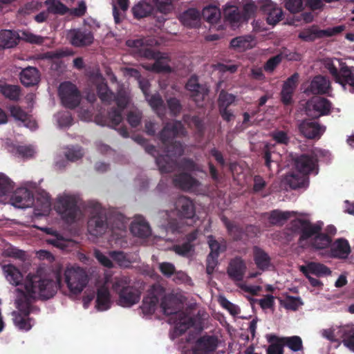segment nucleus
<instances>
[{
	"label": "nucleus",
	"mask_w": 354,
	"mask_h": 354,
	"mask_svg": "<svg viewBox=\"0 0 354 354\" xmlns=\"http://www.w3.org/2000/svg\"><path fill=\"white\" fill-rule=\"evenodd\" d=\"M55 279L42 275L39 271L36 274H28L24 281L25 290L17 288V308L19 312H13L15 325L22 330L28 331L32 328L29 315L37 313L39 308L33 305L37 299L47 300L52 298L61 286V276L55 275Z\"/></svg>",
	"instance_id": "obj_1"
},
{
	"label": "nucleus",
	"mask_w": 354,
	"mask_h": 354,
	"mask_svg": "<svg viewBox=\"0 0 354 354\" xmlns=\"http://www.w3.org/2000/svg\"><path fill=\"white\" fill-rule=\"evenodd\" d=\"M185 132L180 121L174 120L165 124L159 133V139L162 144L165 156L156 159V164L161 173H171L176 168L187 171H201L198 165L191 158H183L178 162L174 158L181 156L184 153V147L180 141L174 140Z\"/></svg>",
	"instance_id": "obj_2"
},
{
	"label": "nucleus",
	"mask_w": 354,
	"mask_h": 354,
	"mask_svg": "<svg viewBox=\"0 0 354 354\" xmlns=\"http://www.w3.org/2000/svg\"><path fill=\"white\" fill-rule=\"evenodd\" d=\"M131 279L127 276L115 277L112 280V290L118 295L117 303L122 307H131L139 302L141 292L131 286Z\"/></svg>",
	"instance_id": "obj_3"
},
{
	"label": "nucleus",
	"mask_w": 354,
	"mask_h": 354,
	"mask_svg": "<svg viewBox=\"0 0 354 354\" xmlns=\"http://www.w3.org/2000/svg\"><path fill=\"white\" fill-rule=\"evenodd\" d=\"M127 44L135 48V52L140 57H145L148 59H154L153 64L147 67V69L157 73H170L172 71L171 67L164 62L165 57L159 51H156L145 45L144 39H139L135 40H129Z\"/></svg>",
	"instance_id": "obj_4"
},
{
	"label": "nucleus",
	"mask_w": 354,
	"mask_h": 354,
	"mask_svg": "<svg viewBox=\"0 0 354 354\" xmlns=\"http://www.w3.org/2000/svg\"><path fill=\"white\" fill-rule=\"evenodd\" d=\"M151 292L145 297L142 300L141 309L145 315H152L155 313L159 301L158 297L162 296L160 301V307L163 313L167 315L176 314V310L171 307V298L165 295V288L159 284L151 286Z\"/></svg>",
	"instance_id": "obj_5"
},
{
	"label": "nucleus",
	"mask_w": 354,
	"mask_h": 354,
	"mask_svg": "<svg viewBox=\"0 0 354 354\" xmlns=\"http://www.w3.org/2000/svg\"><path fill=\"white\" fill-rule=\"evenodd\" d=\"M80 201V198L77 195L64 194L57 196L54 209L63 221L72 223L81 212Z\"/></svg>",
	"instance_id": "obj_6"
},
{
	"label": "nucleus",
	"mask_w": 354,
	"mask_h": 354,
	"mask_svg": "<svg viewBox=\"0 0 354 354\" xmlns=\"http://www.w3.org/2000/svg\"><path fill=\"white\" fill-rule=\"evenodd\" d=\"M88 207L92 209L91 216L88 221V231L92 236H100L109 228V222L105 210L98 203H91Z\"/></svg>",
	"instance_id": "obj_7"
},
{
	"label": "nucleus",
	"mask_w": 354,
	"mask_h": 354,
	"mask_svg": "<svg viewBox=\"0 0 354 354\" xmlns=\"http://www.w3.org/2000/svg\"><path fill=\"white\" fill-rule=\"evenodd\" d=\"M19 40L35 44H41L44 42V38L34 35L28 31H21L20 34L10 30L0 31V46L3 48H10L16 46Z\"/></svg>",
	"instance_id": "obj_8"
},
{
	"label": "nucleus",
	"mask_w": 354,
	"mask_h": 354,
	"mask_svg": "<svg viewBox=\"0 0 354 354\" xmlns=\"http://www.w3.org/2000/svg\"><path fill=\"white\" fill-rule=\"evenodd\" d=\"M64 277L69 291L75 295L82 292L88 281L86 272L80 267L67 268Z\"/></svg>",
	"instance_id": "obj_9"
},
{
	"label": "nucleus",
	"mask_w": 354,
	"mask_h": 354,
	"mask_svg": "<svg viewBox=\"0 0 354 354\" xmlns=\"http://www.w3.org/2000/svg\"><path fill=\"white\" fill-rule=\"evenodd\" d=\"M113 101L115 102L118 109L111 108L108 112L107 118L104 121L100 122L99 117H96V121L98 124L102 126L107 125L110 127L115 128L122 121V111L128 104V97L124 93L119 92L117 95L114 93Z\"/></svg>",
	"instance_id": "obj_10"
},
{
	"label": "nucleus",
	"mask_w": 354,
	"mask_h": 354,
	"mask_svg": "<svg viewBox=\"0 0 354 354\" xmlns=\"http://www.w3.org/2000/svg\"><path fill=\"white\" fill-rule=\"evenodd\" d=\"M322 222L312 223L310 221L302 218L295 219L291 223L292 230L300 234L298 240L299 244L315 237L317 234L322 231Z\"/></svg>",
	"instance_id": "obj_11"
},
{
	"label": "nucleus",
	"mask_w": 354,
	"mask_h": 354,
	"mask_svg": "<svg viewBox=\"0 0 354 354\" xmlns=\"http://www.w3.org/2000/svg\"><path fill=\"white\" fill-rule=\"evenodd\" d=\"M333 109L332 102L321 96L313 97L308 100L306 104V114L313 120L319 119L322 116L328 115Z\"/></svg>",
	"instance_id": "obj_12"
},
{
	"label": "nucleus",
	"mask_w": 354,
	"mask_h": 354,
	"mask_svg": "<svg viewBox=\"0 0 354 354\" xmlns=\"http://www.w3.org/2000/svg\"><path fill=\"white\" fill-rule=\"evenodd\" d=\"M59 96L63 105L71 109L76 108L80 103V93L77 86L70 82L60 84Z\"/></svg>",
	"instance_id": "obj_13"
},
{
	"label": "nucleus",
	"mask_w": 354,
	"mask_h": 354,
	"mask_svg": "<svg viewBox=\"0 0 354 354\" xmlns=\"http://www.w3.org/2000/svg\"><path fill=\"white\" fill-rule=\"evenodd\" d=\"M299 133L308 140H319L326 130V126L311 119L303 120L298 126Z\"/></svg>",
	"instance_id": "obj_14"
},
{
	"label": "nucleus",
	"mask_w": 354,
	"mask_h": 354,
	"mask_svg": "<svg viewBox=\"0 0 354 354\" xmlns=\"http://www.w3.org/2000/svg\"><path fill=\"white\" fill-rule=\"evenodd\" d=\"M331 92L332 86L329 78L322 75L313 77L304 91V93L307 95L312 94L315 95H326L330 96V93Z\"/></svg>",
	"instance_id": "obj_15"
},
{
	"label": "nucleus",
	"mask_w": 354,
	"mask_h": 354,
	"mask_svg": "<svg viewBox=\"0 0 354 354\" xmlns=\"http://www.w3.org/2000/svg\"><path fill=\"white\" fill-rule=\"evenodd\" d=\"M297 170L304 175H308L317 170L318 158L314 152L304 153L294 159Z\"/></svg>",
	"instance_id": "obj_16"
},
{
	"label": "nucleus",
	"mask_w": 354,
	"mask_h": 354,
	"mask_svg": "<svg viewBox=\"0 0 354 354\" xmlns=\"http://www.w3.org/2000/svg\"><path fill=\"white\" fill-rule=\"evenodd\" d=\"M259 10L266 15V21L269 25L274 26L283 18V10L270 0L259 1Z\"/></svg>",
	"instance_id": "obj_17"
},
{
	"label": "nucleus",
	"mask_w": 354,
	"mask_h": 354,
	"mask_svg": "<svg viewBox=\"0 0 354 354\" xmlns=\"http://www.w3.org/2000/svg\"><path fill=\"white\" fill-rule=\"evenodd\" d=\"M218 339L214 335H203L195 342L192 351L194 354H212L217 348Z\"/></svg>",
	"instance_id": "obj_18"
},
{
	"label": "nucleus",
	"mask_w": 354,
	"mask_h": 354,
	"mask_svg": "<svg viewBox=\"0 0 354 354\" xmlns=\"http://www.w3.org/2000/svg\"><path fill=\"white\" fill-rule=\"evenodd\" d=\"M185 88L189 92L190 98L196 103L203 102L209 92L206 85L200 84L196 75H192L189 78L185 84Z\"/></svg>",
	"instance_id": "obj_19"
},
{
	"label": "nucleus",
	"mask_w": 354,
	"mask_h": 354,
	"mask_svg": "<svg viewBox=\"0 0 354 354\" xmlns=\"http://www.w3.org/2000/svg\"><path fill=\"white\" fill-rule=\"evenodd\" d=\"M68 36L71 44L76 47L89 46L94 40L93 34L86 28L71 30Z\"/></svg>",
	"instance_id": "obj_20"
},
{
	"label": "nucleus",
	"mask_w": 354,
	"mask_h": 354,
	"mask_svg": "<svg viewBox=\"0 0 354 354\" xmlns=\"http://www.w3.org/2000/svg\"><path fill=\"white\" fill-rule=\"evenodd\" d=\"M335 82L339 84L344 90H348L350 93H354V66H348L343 64L340 68L339 75H337Z\"/></svg>",
	"instance_id": "obj_21"
},
{
	"label": "nucleus",
	"mask_w": 354,
	"mask_h": 354,
	"mask_svg": "<svg viewBox=\"0 0 354 354\" xmlns=\"http://www.w3.org/2000/svg\"><path fill=\"white\" fill-rule=\"evenodd\" d=\"M175 209L181 218L192 219L196 214L194 204L187 196H181L176 199Z\"/></svg>",
	"instance_id": "obj_22"
},
{
	"label": "nucleus",
	"mask_w": 354,
	"mask_h": 354,
	"mask_svg": "<svg viewBox=\"0 0 354 354\" xmlns=\"http://www.w3.org/2000/svg\"><path fill=\"white\" fill-rule=\"evenodd\" d=\"M12 204L18 208H26L34 203V196L27 188L17 189L11 198Z\"/></svg>",
	"instance_id": "obj_23"
},
{
	"label": "nucleus",
	"mask_w": 354,
	"mask_h": 354,
	"mask_svg": "<svg viewBox=\"0 0 354 354\" xmlns=\"http://www.w3.org/2000/svg\"><path fill=\"white\" fill-rule=\"evenodd\" d=\"M172 181L176 187L184 191L192 190L200 185L197 179L185 172L175 174Z\"/></svg>",
	"instance_id": "obj_24"
},
{
	"label": "nucleus",
	"mask_w": 354,
	"mask_h": 354,
	"mask_svg": "<svg viewBox=\"0 0 354 354\" xmlns=\"http://www.w3.org/2000/svg\"><path fill=\"white\" fill-rule=\"evenodd\" d=\"M253 260L257 268L264 272L269 270L272 266L271 258L261 248L254 245L252 248Z\"/></svg>",
	"instance_id": "obj_25"
},
{
	"label": "nucleus",
	"mask_w": 354,
	"mask_h": 354,
	"mask_svg": "<svg viewBox=\"0 0 354 354\" xmlns=\"http://www.w3.org/2000/svg\"><path fill=\"white\" fill-rule=\"evenodd\" d=\"M246 266L244 261L240 257H236L230 262L227 274L234 281H242L245 274Z\"/></svg>",
	"instance_id": "obj_26"
},
{
	"label": "nucleus",
	"mask_w": 354,
	"mask_h": 354,
	"mask_svg": "<svg viewBox=\"0 0 354 354\" xmlns=\"http://www.w3.org/2000/svg\"><path fill=\"white\" fill-rule=\"evenodd\" d=\"M330 35L331 34L328 30H319L317 26L313 25L300 31L298 37L304 41L310 42L317 39Z\"/></svg>",
	"instance_id": "obj_27"
},
{
	"label": "nucleus",
	"mask_w": 354,
	"mask_h": 354,
	"mask_svg": "<svg viewBox=\"0 0 354 354\" xmlns=\"http://www.w3.org/2000/svg\"><path fill=\"white\" fill-rule=\"evenodd\" d=\"M299 270L304 274H312L317 277L328 276L331 274V271L326 266L317 262H309L306 266H301Z\"/></svg>",
	"instance_id": "obj_28"
},
{
	"label": "nucleus",
	"mask_w": 354,
	"mask_h": 354,
	"mask_svg": "<svg viewBox=\"0 0 354 354\" xmlns=\"http://www.w3.org/2000/svg\"><path fill=\"white\" fill-rule=\"evenodd\" d=\"M20 81L26 87L37 84L40 80V74L35 67L28 66L21 71L19 75Z\"/></svg>",
	"instance_id": "obj_29"
},
{
	"label": "nucleus",
	"mask_w": 354,
	"mask_h": 354,
	"mask_svg": "<svg viewBox=\"0 0 354 354\" xmlns=\"http://www.w3.org/2000/svg\"><path fill=\"white\" fill-rule=\"evenodd\" d=\"M351 252V248L347 240L337 239L330 247V254L333 257L346 259Z\"/></svg>",
	"instance_id": "obj_30"
},
{
	"label": "nucleus",
	"mask_w": 354,
	"mask_h": 354,
	"mask_svg": "<svg viewBox=\"0 0 354 354\" xmlns=\"http://www.w3.org/2000/svg\"><path fill=\"white\" fill-rule=\"evenodd\" d=\"M179 19L184 26L196 28L200 24L201 14L196 8H189L180 15Z\"/></svg>",
	"instance_id": "obj_31"
},
{
	"label": "nucleus",
	"mask_w": 354,
	"mask_h": 354,
	"mask_svg": "<svg viewBox=\"0 0 354 354\" xmlns=\"http://www.w3.org/2000/svg\"><path fill=\"white\" fill-rule=\"evenodd\" d=\"M224 15L226 21L230 24L233 29L238 28L243 22H245L241 12L236 6H227L224 10Z\"/></svg>",
	"instance_id": "obj_32"
},
{
	"label": "nucleus",
	"mask_w": 354,
	"mask_h": 354,
	"mask_svg": "<svg viewBox=\"0 0 354 354\" xmlns=\"http://www.w3.org/2000/svg\"><path fill=\"white\" fill-rule=\"evenodd\" d=\"M95 307L98 310H106L111 305V295L109 289L104 286H100L97 290Z\"/></svg>",
	"instance_id": "obj_33"
},
{
	"label": "nucleus",
	"mask_w": 354,
	"mask_h": 354,
	"mask_svg": "<svg viewBox=\"0 0 354 354\" xmlns=\"http://www.w3.org/2000/svg\"><path fill=\"white\" fill-rule=\"evenodd\" d=\"M130 230L134 236L141 238H147L151 234L150 226L143 218L134 221L131 225Z\"/></svg>",
	"instance_id": "obj_34"
},
{
	"label": "nucleus",
	"mask_w": 354,
	"mask_h": 354,
	"mask_svg": "<svg viewBox=\"0 0 354 354\" xmlns=\"http://www.w3.org/2000/svg\"><path fill=\"white\" fill-rule=\"evenodd\" d=\"M0 93L10 101L17 102L21 96V88L18 85L6 82L0 83Z\"/></svg>",
	"instance_id": "obj_35"
},
{
	"label": "nucleus",
	"mask_w": 354,
	"mask_h": 354,
	"mask_svg": "<svg viewBox=\"0 0 354 354\" xmlns=\"http://www.w3.org/2000/svg\"><path fill=\"white\" fill-rule=\"evenodd\" d=\"M145 99L160 118H162L165 115L166 111L165 105L161 95L158 93L153 95H146Z\"/></svg>",
	"instance_id": "obj_36"
},
{
	"label": "nucleus",
	"mask_w": 354,
	"mask_h": 354,
	"mask_svg": "<svg viewBox=\"0 0 354 354\" xmlns=\"http://www.w3.org/2000/svg\"><path fill=\"white\" fill-rule=\"evenodd\" d=\"M270 344L266 349L267 354H284V345L281 337L274 334L267 335Z\"/></svg>",
	"instance_id": "obj_37"
},
{
	"label": "nucleus",
	"mask_w": 354,
	"mask_h": 354,
	"mask_svg": "<svg viewBox=\"0 0 354 354\" xmlns=\"http://www.w3.org/2000/svg\"><path fill=\"white\" fill-rule=\"evenodd\" d=\"M222 221L227 228L228 234L234 241H241L243 239L244 230L239 224L230 221L226 217L222 218Z\"/></svg>",
	"instance_id": "obj_38"
},
{
	"label": "nucleus",
	"mask_w": 354,
	"mask_h": 354,
	"mask_svg": "<svg viewBox=\"0 0 354 354\" xmlns=\"http://www.w3.org/2000/svg\"><path fill=\"white\" fill-rule=\"evenodd\" d=\"M7 280L14 286H18L23 280V275L15 266L8 264L3 268Z\"/></svg>",
	"instance_id": "obj_39"
},
{
	"label": "nucleus",
	"mask_w": 354,
	"mask_h": 354,
	"mask_svg": "<svg viewBox=\"0 0 354 354\" xmlns=\"http://www.w3.org/2000/svg\"><path fill=\"white\" fill-rule=\"evenodd\" d=\"M96 89L97 95L102 102L110 104L113 102L114 93L109 88L104 80L97 84Z\"/></svg>",
	"instance_id": "obj_40"
},
{
	"label": "nucleus",
	"mask_w": 354,
	"mask_h": 354,
	"mask_svg": "<svg viewBox=\"0 0 354 354\" xmlns=\"http://www.w3.org/2000/svg\"><path fill=\"white\" fill-rule=\"evenodd\" d=\"M331 238L322 231L312 239L311 245L315 249L322 250L328 248L331 243Z\"/></svg>",
	"instance_id": "obj_41"
},
{
	"label": "nucleus",
	"mask_w": 354,
	"mask_h": 354,
	"mask_svg": "<svg viewBox=\"0 0 354 354\" xmlns=\"http://www.w3.org/2000/svg\"><path fill=\"white\" fill-rule=\"evenodd\" d=\"M46 232L48 234L53 235L52 238L47 239V242L58 248L65 249L68 247V241L64 239L62 235L58 234L57 232L52 229L47 228Z\"/></svg>",
	"instance_id": "obj_42"
},
{
	"label": "nucleus",
	"mask_w": 354,
	"mask_h": 354,
	"mask_svg": "<svg viewBox=\"0 0 354 354\" xmlns=\"http://www.w3.org/2000/svg\"><path fill=\"white\" fill-rule=\"evenodd\" d=\"M152 8L149 3L142 1L136 4L132 8V12L135 18L141 19L147 17L151 12Z\"/></svg>",
	"instance_id": "obj_43"
},
{
	"label": "nucleus",
	"mask_w": 354,
	"mask_h": 354,
	"mask_svg": "<svg viewBox=\"0 0 354 354\" xmlns=\"http://www.w3.org/2000/svg\"><path fill=\"white\" fill-rule=\"evenodd\" d=\"M281 337L284 346L288 347L291 351L297 352L303 349L302 339L299 336Z\"/></svg>",
	"instance_id": "obj_44"
},
{
	"label": "nucleus",
	"mask_w": 354,
	"mask_h": 354,
	"mask_svg": "<svg viewBox=\"0 0 354 354\" xmlns=\"http://www.w3.org/2000/svg\"><path fill=\"white\" fill-rule=\"evenodd\" d=\"M178 317L180 319L176 324L175 330L179 335H182L193 325L194 322L192 318L188 317L183 313H180Z\"/></svg>",
	"instance_id": "obj_45"
},
{
	"label": "nucleus",
	"mask_w": 354,
	"mask_h": 354,
	"mask_svg": "<svg viewBox=\"0 0 354 354\" xmlns=\"http://www.w3.org/2000/svg\"><path fill=\"white\" fill-rule=\"evenodd\" d=\"M292 214L293 212H281L280 210L275 209L271 212L269 216V221L272 225L281 224L288 220Z\"/></svg>",
	"instance_id": "obj_46"
},
{
	"label": "nucleus",
	"mask_w": 354,
	"mask_h": 354,
	"mask_svg": "<svg viewBox=\"0 0 354 354\" xmlns=\"http://www.w3.org/2000/svg\"><path fill=\"white\" fill-rule=\"evenodd\" d=\"M126 222L124 221V217L122 214H118L113 216V221H111L110 218L109 223V227L111 228V231L115 233V230H118L120 232H124L126 230ZM117 235H120L119 233L115 232Z\"/></svg>",
	"instance_id": "obj_47"
},
{
	"label": "nucleus",
	"mask_w": 354,
	"mask_h": 354,
	"mask_svg": "<svg viewBox=\"0 0 354 354\" xmlns=\"http://www.w3.org/2000/svg\"><path fill=\"white\" fill-rule=\"evenodd\" d=\"M235 100V96L232 94L221 91L218 96V109L228 108Z\"/></svg>",
	"instance_id": "obj_48"
},
{
	"label": "nucleus",
	"mask_w": 354,
	"mask_h": 354,
	"mask_svg": "<svg viewBox=\"0 0 354 354\" xmlns=\"http://www.w3.org/2000/svg\"><path fill=\"white\" fill-rule=\"evenodd\" d=\"M13 189L12 182L4 174H0V197L6 195Z\"/></svg>",
	"instance_id": "obj_49"
},
{
	"label": "nucleus",
	"mask_w": 354,
	"mask_h": 354,
	"mask_svg": "<svg viewBox=\"0 0 354 354\" xmlns=\"http://www.w3.org/2000/svg\"><path fill=\"white\" fill-rule=\"evenodd\" d=\"M167 104L169 109L170 113L174 116L179 115L182 111L183 106L180 101L176 97H169L167 100Z\"/></svg>",
	"instance_id": "obj_50"
},
{
	"label": "nucleus",
	"mask_w": 354,
	"mask_h": 354,
	"mask_svg": "<svg viewBox=\"0 0 354 354\" xmlns=\"http://www.w3.org/2000/svg\"><path fill=\"white\" fill-rule=\"evenodd\" d=\"M257 8H259V4L256 5L253 1L246 3L243 6L241 14L245 22L254 15Z\"/></svg>",
	"instance_id": "obj_51"
},
{
	"label": "nucleus",
	"mask_w": 354,
	"mask_h": 354,
	"mask_svg": "<svg viewBox=\"0 0 354 354\" xmlns=\"http://www.w3.org/2000/svg\"><path fill=\"white\" fill-rule=\"evenodd\" d=\"M208 244L210 248L209 254H212L214 257H218L219 254L225 250V246H222L213 236L208 237Z\"/></svg>",
	"instance_id": "obj_52"
},
{
	"label": "nucleus",
	"mask_w": 354,
	"mask_h": 354,
	"mask_svg": "<svg viewBox=\"0 0 354 354\" xmlns=\"http://www.w3.org/2000/svg\"><path fill=\"white\" fill-rule=\"evenodd\" d=\"M219 15L220 13L214 6L206 7L203 10V17L209 23L216 22L218 20Z\"/></svg>",
	"instance_id": "obj_53"
},
{
	"label": "nucleus",
	"mask_w": 354,
	"mask_h": 354,
	"mask_svg": "<svg viewBox=\"0 0 354 354\" xmlns=\"http://www.w3.org/2000/svg\"><path fill=\"white\" fill-rule=\"evenodd\" d=\"M282 61V55H277L268 59L263 66V69L268 73H272Z\"/></svg>",
	"instance_id": "obj_54"
},
{
	"label": "nucleus",
	"mask_w": 354,
	"mask_h": 354,
	"mask_svg": "<svg viewBox=\"0 0 354 354\" xmlns=\"http://www.w3.org/2000/svg\"><path fill=\"white\" fill-rule=\"evenodd\" d=\"M174 0H154L158 11L160 14H168L173 9L172 1Z\"/></svg>",
	"instance_id": "obj_55"
},
{
	"label": "nucleus",
	"mask_w": 354,
	"mask_h": 354,
	"mask_svg": "<svg viewBox=\"0 0 354 354\" xmlns=\"http://www.w3.org/2000/svg\"><path fill=\"white\" fill-rule=\"evenodd\" d=\"M286 180L287 183L293 189L300 188L304 185V178L300 177L299 174H292L288 175L287 176Z\"/></svg>",
	"instance_id": "obj_56"
},
{
	"label": "nucleus",
	"mask_w": 354,
	"mask_h": 354,
	"mask_svg": "<svg viewBox=\"0 0 354 354\" xmlns=\"http://www.w3.org/2000/svg\"><path fill=\"white\" fill-rule=\"evenodd\" d=\"M302 304L300 297L288 295L284 300V307L288 310H296Z\"/></svg>",
	"instance_id": "obj_57"
},
{
	"label": "nucleus",
	"mask_w": 354,
	"mask_h": 354,
	"mask_svg": "<svg viewBox=\"0 0 354 354\" xmlns=\"http://www.w3.org/2000/svg\"><path fill=\"white\" fill-rule=\"evenodd\" d=\"M11 115L16 120L26 122L28 115L19 106H12L10 108Z\"/></svg>",
	"instance_id": "obj_58"
},
{
	"label": "nucleus",
	"mask_w": 354,
	"mask_h": 354,
	"mask_svg": "<svg viewBox=\"0 0 354 354\" xmlns=\"http://www.w3.org/2000/svg\"><path fill=\"white\" fill-rule=\"evenodd\" d=\"M135 140L138 143H139L142 145H145V151L148 153L152 155L156 158V160L157 159V158H158L159 156H161V155H158V152L155 146H153L152 145L147 144V140L145 138H144L143 137L137 136V137H136Z\"/></svg>",
	"instance_id": "obj_59"
},
{
	"label": "nucleus",
	"mask_w": 354,
	"mask_h": 354,
	"mask_svg": "<svg viewBox=\"0 0 354 354\" xmlns=\"http://www.w3.org/2000/svg\"><path fill=\"white\" fill-rule=\"evenodd\" d=\"M286 8L292 13L301 12L303 8V0H288L285 4Z\"/></svg>",
	"instance_id": "obj_60"
},
{
	"label": "nucleus",
	"mask_w": 354,
	"mask_h": 354,
	"mask_svg": "<svg viewBox=\"0 0 354 354\" xmlns=\"http://www.w3.org/2000/svg\"><path fill=\"white\" fill-rule=\"evenodd\" d=\"M295 90L286 88L282 87L281 91L280 93V97L281 102L286 105H291L293 103V94Z\"/></svg>",
	"instance_id": "obj_61"
},
{
	"label": "nucleus",
	"mask_w": 354,
	"mask_h": 354,
	"mask_svg": "<svg viewBox=\"0 0 354 354\" xmlns=\"http://www.w3.org/2000/svg\"><path fill=\"white\" fill-rule=\"evenodd\" d=\"M272 139L278 144L288 145L290 141L286 132L283 131H275L272 133Z\"/></svg>",
	"instance_id": "obj_62"
},
{
	"label": "nucleus",
	"mask_w": 354,
	"mask_h": 354,
	"mask_svg": "<svg viewBox=\"0 0 354 354\" xmlns=\"http://www.w3.org/2000/svg\"><path fill=\"white\" fill-rule=\"evenodd\" d=\"M110 256L120 266H126L129 263L127 259L126 254L122 251H112L110 252Z\"/></svg>",
	"instance_id": "obj_63"
},
{
	"label": "nucleus",
	"mask_w": 354,
	"mask_h": 354,
	"mask_svg": "<svg viewBox=\"0 0 354 354\" xmlns=\"http://www.w3.org/2000/svg\"><path fill=\"white\" fill-rule=\"evenodd\" d=\"M50 10L52 12L61 15H64L68 12L70 13V8L59 1H54L52 3Z\"/></svg>",
	"instance_id": "obj_64"
}]
</instances>
